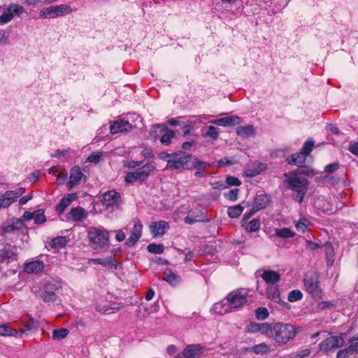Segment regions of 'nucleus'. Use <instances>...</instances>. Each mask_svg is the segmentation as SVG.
Segmentation results:
<instances>
[{"label": "nucleus", "mask_w": 358, "mask_h": 358, "mask_svg": "<svg viewBox=\"0 0 358 358\" xmlns=\"http://www.w3.org/2000/svg\"><path fill=\"white\" fill-rule=\"evenodd\" d=\"M142 234V224L139 221L134 223L133 229L131 231V235L126 241V244L129 247L134 246L141 238Z\"/></svg>", "instance_id": "obj_15"}, {"label": "nucleus", "mask_w": 358, "mask_h": 358, "mask_svg": "<svg viewBox=\"0 0 358 358\" xmlns=\"http://www.w3.org/2000/svg\"><path fill=\"white\" fill-rule=\"evenodd\" d=\"M307 155L303 152L294 154L290 157L287 159V162L290 164H294L298 166H301L304 164Z\"/></svg>", "instance_id": "obj_26"}, {"label": "nucleus", "mask_w": 358, "mask_h": 358, "mask_svg": "<svg viewBox=\"0 0 358 358\" xmlns=\"http://www.w3.org/2000/svg\"><path fill=\"white\" fill-rule=\"evenodd\" d=\"M124 181L126 183L138 182V176L136 171L127 173L124 176Z\"/></svg>", "instance_id": "obj_46"}, {"label": "nucleus", "mask_w": 358, "mask_h": 358, "mask_svg": "<svg viewBox=\"0 0 358 358\" xmlns=\"http://www.w3.org/2000/svg\"><path fill=\"white\" fill-rule=\"evenodd\" d=\"M273 324H268V323H261L259 333L262 334L266 335L268 338H271L273 336Z\"/></svg>", "instance_id": "obj_32"}, {"label": "nucleus", "mask_w": 358, "mask_h": 358, "mask_svg": "<svg viewBox=\"0 0 358 358\" xmlns=\"http://www.w3.org/2000/svg\"><path fill=\"white\" fill-rule=\"evenodd\" d=\"M243 208L238 204L232 207H229L227 210L228 215L231 218L238 217L243 212Z\"/></svg>", "instance_id": "obj_34"}, {"label": "nucleus", "mask_w": 358, "mask_h": 358, "mask_svg": "<svg viewBox=\"0 0 358 358\" xmlns=\"http://www.w3.org/2000/svg\"><path fill=\"white\" fill-rule=\"evenodd\" d=\"M231 310V308L226 298L222 301L215 303L212 308V311L218 315H224Z\"/></svg>", "instance_id": "obj_25"}, {"label": "nucleus", "mask_w": 358, "mask_h": 358, "mask_svg": "<svg viewBox=\"0 0 358 358\" xmlns=\"http://www.w3.org/2000/svg\"><path fill=\"white\" fill-rule=\"evenodd\" d=\"M226 299L229 303L231 310L238 308L247 302V299L245 295L241 294L238 291H233L230 292L227 294Z\"/></svg>", "instance_id": "obj_9"}, {"label": "nucleus", "mask_w": 358, "mask_h": 358, "mask_svg": "<svg viewBox=\"0 0 358 358\" xmlns=\"http://www.w3.org/2000/svg\"><path fill=\"white\" fill-rule=\"evenodd\" d=\"M66 179V174L65 173H59V174L57 176V183L58 185H62V184H64L65 180Z\"/></svg>", "instance_id": "obj_64"}, {"label": "nucleus", "mask_w": 358, "mask_h": 358, "mask_svg": "<svg viewBox=\"0 0 358 358\" xmlns=\"http://www.w3.org/2000/svg\"><path fill=\"white\" fill-rule=\"evenodd\" d=\"M192 157L182 151L172 153L171 159L168 160L166 169H189V162Z\"/></svg>", "instance_id": "obj_4"}, {"label": "nucleus", "mask_w": 358, "mask_h": 358, "mask_svg": "<svg viewBox=\"0 0 358 358\" xmlns=\"http://www.w3.org/2000/svg\"><path fill=\"white\" fill-rule=\"evenodd\" d=\"M275 234L277 237L282 238H289L295 236V233L287 227L276 229L275 230Z\"/></svg>", "instance_id": "obj_31"}, {"label": "nucleus", "mask_w": 358, "mask_h": 358, "mask_svg": "<svg viewBox=\"0 0 358 358\" xmlns=\"http://www.w3.org/2000/svg\"><path fill=\"white\" fill-rule=\"evenodd\" d=\"M24 228V224L22 220L18 219L12 224L3 226L1 227V231L3 234L15 233L20 231H22Z\"/></svg>", "instance_id": "obj_23"}, {"label": "nucleus", "mask_w": 358, "mask_h": 358, "mask_svg": "<svg viewBox=\"0 0 358 358\" xmlns=\"http://www.w3.org/2000/svg\"><path fill=\"white\" fill-rule=\"evenodd\" d=\"M60 287L59 281L52 280L46 283V301H54L57 299L56 292Z\"/></svg>", "instance_id": "obj_16"}, {"label": "nucleus", "mask_w": 358, "mask_h": 358, "mask_svg": "<svg viewBox=\"0 0 358 358\" xmlns=\"http://www.w3.org/2000/svg\"><path fill=\"white\" fill-rule=\"evenodd\" d=\"M261 323L251 322L247 327L248 331L251 333H259Z\"/></svg>", "instance_id": "obj_55"}, {"label": "nucleus", "mask_w": 358, "mask_h": 358, "mask_svg": "<svg viewBox=\"0 0 358 358\" xmlns=\"http://www.w3.org/2000/svg\"><path fill=\"white\" fill-rule=\"evenodd\" d=\"M72 8L67 4H59L46 8V17L56 18L70 14Z\"/></svg>", "instance_id": "obj_7"}, {"label": "nucleus", "mask_w": 358, "mask_h": 358, "mask_svg": "<svg viewBox=\"0 0 358 358\" xmlns=\"http://www.w3.org/2000/svg\"><path fill=\"white\" fill-rule=\"evenodd\" d=\"M148 250L153 254H162L164 251V246L162 244L151 243L148 245Z\"/></svg>", "instance_id": "obj_41"}, {"label": "nucleus", "mask_w": 358, "mask_h": 358, "mask_svg": "<svg viewBox=\"0 0 358 358\" xmlns=\"http://www.w3.org/2000/svg\"><path fill=\"white\" fill-rule=\"evenodd\" d=\"M303 294L298 289L292 290L288 295V300L290 302H294L302 299Z\"/></svg>", "instance_id": "obj_43"}, {"label": "nucleus", "mask_w": 358, "mask_h": 358, "mask_svg": "<svg viewBox=\"0 0 358 358\" xmlns=\"http://www.w3.org/2000/svg\"><path fill=\"white\" fill-rule=\"evenodd\" d=\"M285 176L287 178V182L293 192L294 199L300 203L302 202L308 189V183L307 180L299 177L294 173H285Z\"/></svg>", "instance_id": "obj_1"}, {"label": "nucleus", "mask_w": 358, "mask_h": 358, "mask_svg": "<svg viewBox=\"0 0 358 358\" xmlns=\"http://www.w3.org/2000/svg\"><path fill=\"white\" fill-rule=\"evenodd\" d=\"M340 165L338 162L329 164L325 166L324 170L328 173H332L338 169Z\"/></svg>", "instance_id": "obj_59"}, {"label": "nucleus", "mask_w": 358, "mask_h": 358, "mask_svg": "<svg viewBox=\"0 0 358 358\" xmlns=\"http://www.w3.org/2000/svg\"><path fill=\"white\" fill-rule=\"evenodd\" d=\"M69 241L66 236H57L53 238L50 243L51 248L55 250H59L64 248Z\"/></svg>", "instance_id": "obj_28"}, {"label": "nucleus", "mask_w": 358, "mask_h": 358, "mask_svg": "<svg viewBox=\"0 0 358 358\" xmlns=\"http://www.w3.org/2000/svg\"><path fill=\"white\" fill-rule=\"evenodd\" d=\"M210 122L220 126H235L241 123V118L238 116H229L212 120Z\"/></svg>", "instance_id": "obj_20"}, {"label": "nucleus", "mask_w": 358, "mask_h": 358, "mask_svg": "<svg viewBox=\"0 0 358 358\" xmlns=\"http://www.w3.org/2000/svg\"><path fill=\"white\" fill-rule=\"evenodd\" d=\"M44 268L43 262L41 260H36L24 264L23 270L27 273H37Z\"/></svg>", "instance_id": "obj_21"}, {"label": "nucleus", "mask_w": 358, "mask_h": 358, "mask_svg": "<svg viewBox=\"0 0 358 358\" xmlns=\"http://www.w3.org/2000/svg\"><path fill=\"white\" fill-rule=\"evenodd\" d=\"M174 136V131L172 130H169L161 137L160 141L162 143L166 145H169L171 143V138H173Z\"/></svg>", "instance_id": "obj_40"}, {"label": "nucleus", "mask_w": 358, "mask_h": 358, "mask_svg": "<svg viewBox=\"0 0 358 358\" xmlns=\"http://www.w3.org/2000/svg\"><path fill=\"white\" fill-rule=\"evenodd\" d=\"M193 164L196 169H197L199 171L204 170L205 168L208 166V164L205 162L199 161L197 159H195L193 162Z\"/></svg>", "instance_id": "obj_61"}, {"label": "nucleus", "mask_w": 358, "mask_h": 358, "mask_svg": "<svg viewBox=\"0 0 358 358\" xmlns=\"http://www.w3.org/2000/svg\"><path fill=\"white\" fill-rule=\"evenodd\" d=\"M236 134L241 137L252 136L255 134V129L252 125L238 127L236 129Z\"/></svg>", "instance_id": "obj_29"}, {"label": "nucleus", "mask_w": 358, "mask_h": 358, "mask_svg": "<svg viewBox=\"0 0 358 358\" xmlns=\"http://www.w3.org/2000/svg\"><path fill=\"white\" fill-rule=\"evenodd\" d=\"M132 129V125L128 122L124 120H118L113 122L110 125V130L112 134H115L120 132L129 131Z\"/></svg>", "instance_id": "obj_17"}, {"label": "nucleus", "mask_w": 358, "mask_h": 358, "mask_svg": "<svg viewBox=\"0 0 358 358\" xmlns=\"http://www.w3.org/2000/svg\"><path fill=\"white\" fill-rule=\"evenodd\" d=\"M17 331L6 324H0V335L4 336H14Z\"/></svg>", "instance_id": "obj_36"}, {"label": "nucleus", "mask_w": 358, "mask_h": 358, "mask_svg": "<svg viewBox=\"0 0 358 358\" xmlns=\"http://www.w3.org/2000/svg\"><path fill=\"white\" fill-rule=\"evenodd\" d=\"M295 336L296 330L292 324L280 322L273 324L272 338L278 344H286Z\"/></svg>", "instance_id": "obj_2"}, {"label": "nucleus", "mask_w": 358, "mask_h": 358, "mask_svg": "<svg viewBox=\"0 0 358 358\" xmlns=\"http://www.w3.org/2000/svg\"><path fill=\"white\" fill-rule=\"evenodd\" d=\"M87 216V210L82 207L77 206L71 208V211L66 215V219L73 222H83Z\"/></svg>", "instance_id": "obj_13"}, {"label": "nucleus", "mask_w": 358, "mask_h": 358, "mask_svg": "<svg viewBox=\"0 0 358 358\" xmlns=\"http://www.w3.org/2000/svg\"><path fill=\"white\" fill-rule=\"evenodd\" d=\"M352 355L350 348L348 347L345 349L340 350L337 352V358H348L350 355Z\"/></svg>", "instance_id": "obj_56"}, {"label": "nucleus", "mask_w": 358, "mask_h": 358, "mask_svg": "<svg viewBox=\"0 0 358 358\" xmlns=\"http://www.w3.org/2000/svg\"><path fill=\"white\" fill-rule=\"evenodd\" d=\"M306 249L308 250H315L316 248H317L319 247V245L317 244V243H315L310 241H306Z\"/></svg>", "instance_id": "obj_63"}, {"label": "nucleus", "mask_w": 358, "mask_h": 358, "mask_svg": "<svg viewBox=\"0 0 358 358\" xmlns=\"http://www.w3.org/2000/svg\"><path fill=\"white\" fill-rule=\"evenodd\" d=\"M34 219V222L36 224H43L45 222V215L44 210L42 209H39L34 211V216L33 217Z\"/></svg>", "instance_id": "obj_42"}, {"label": "nucleus", "mask_w": 358, "mask_h": 358, "mask_svg": "<svg viewBox=\"0 0 358 358\" xmlns=\"http://www.w3.org/2000/svg\"><path fill=\"white\" fill-rule=\"evenodd\" d=\"M150 228L153 236H158L164 234L166 230L169 229V224L165 221L154 222L150 224Z\"/></svg>", "instance_id": "obj_22"}, {"label": "nucleus", "mask_w": 358, "mask_h": 358, "mask_svg": "<svg viewBox=\"0 0 358 358\" xmlns=\"http://www.w3.org/2000/svg\"><path fill=\"white\" fill-rule=\"evenodd\" d=\"M235 162H236V161L234 157H231V158L224 157L223 159H221L218 162V165L220 166H226L228 165L234 164Z\"/></svg>", "instance_id": "obj_51"}, {"label": "nucleus", "mask_w": 358, "mask_h": 358, "mask_svg": "<svg viewBox=\"0 0 358 358\" xmlns=\"http://www.w3.org/2000/svg\"><path fill=\"white\" fill-rule=\"evenodd\" d=\"M141 161H129L124 163V166L128 169H135L136 167L141 166Z\"/></svg>", "instance_id": "obj_62"}, {"label": "nucleus", "mask_w": 358, "mask_h": 358, "mask_svg": "<svg viewBox=\"0 0 358 358\" xmlns=\"http://www.w3.org/2000/svg\"><path fill=\"white\" fill-rule=\"evenodd\" d=\"M202 136L204 138H210L216 140L218 138V131L214 126L206 127L201 130Z\"/></svg>", "instance_id": "obj_30"}, {"label": "nucleus", "mask_w": 358, "mask_h": 358, "mask_svg": "<svg viewBox=\"0 0 358 358\" xmlns=\"http://www.w3.org/2000/svg\"><path fill=\"white\" fill-rule=\"evenodd\" d=\"M295 227L301 233H305L308 230V226L310 222L305 217L301 218L297 222H294Z\"/></svg>", "instance_id": "obj_33"}, {"label": "nucleus", "mask_w": 358, "mask_h": 358, "mask_svg": "<svg viewBox=\"0 0 358 358\" xmlns=\"http://www.w3.org/2000/svg\"><path fill=\"white\" fill-rule=\"evenodd\" d=\"M256 317L258 320H264L268 317V312L266 308L260 307L255 310Z\"/></svg>", "instance_id": "obj_44"}, {"label": "nucleus", "mask_w": 358, "mask_h": 358, "mask_svg": "<svg viewBox=\"0 0 358 358\" xmlns=\"http://www.w3.org/2000/svg\"><path fill=\"white\" fill-rule=\"evenodd\" d=\"M24 12V8L18 4H10L3 9L0 15V24L9 22L15 15L20 16Z\"/></svg>", "instance_id": "obj_5"}, {"label": "nucleus", "mask_w": 358, "mask_h": 358, "mask_svg": "<svg viewBox=\"0 0 358 358\" xmlns=\"http://www.w3.org/2000/svg\"><path fill=\"white\" fill-rule=\"evenodd\" d=\"M314 145V143L313 141H306L302 148V151L305 155L307 156L309 155V153L311 152L313 148Z\"/></svg>", "instance_id": "obj_54"}, {"label": "nucleus", "mask_w": 358, "mask_h": 358, "mask_svg": "<svg viewBox=\"0 0 358 358\" xmlns=\"http://www.w3.org/2000/svg\"><path fill=\"white\" fill-rule=\"evenodd\" d=\"M260 227V222L258 219H253L252 220L248 227H247V229L248 231H250V232H255V231H257L259 230Z\"/></svg>", "instance_id": "obj_45"}, {"label": "nucleus", "mask_w": 358, "mask_h": 358, "mask_svg": "<svg viewBox=\"0 0 358 358\" xmlns=\"http://www.w3.org/2000/svg\"><path fill=\"white\" fill-rule=\"evenodd\" d=\"M202 350L203 347L199 344L190 345L184 349L182 355L185 358H199Z\"/></svg>", "instance_id": "obj_18"}, {"label": "nucleus", "mask_w": 358, "mask_h": 358, "mask_svg": "<svg viewBox=\"0 0 358 358\" xmlns=\"http://www.w3.org/2000/svg\"><path fill=\"white\" fill-rule=\"evenodd\" d=\"M165 276L163 280L169 282L170 284L175 285L179 282L180 278L172 271H169L165 273Z\"/></svg>", "instance_id": "obj_37"}, {"label": "nucleus", "mask_w": 358, "mask_h": 358, "mask_svg": "<svg viewBox=\"0 0 358 358\" xmlns=\"http://www.w3.org/2000/svg\"><path fill=\"white\" fill-rule=\"evenodd\" d=\"M226 182L227 183L228 186H238L241 185L240 180L234 176H228L226 178Z\"/></svg>", "instance_id": "obj_58"}, {"label": "nucleus", "mask_w": 358, "mask_h": 358, "mask_svg": "<svg viewBox=\"0 0 358 358\" xmlns=\"http://www.w3.org/2000/svg\"><path fill=\"white\" fill-rule=\"evenodd\" d=\"M157 168V164L154 162H150L145 164L141 168L136 170L138 176V182H145L151 173H152Z\"/></svg>", "instance_id": "obj_11"}, {"label": "nucleus", "mask_w": 358, "mask_h": 358, "mask_svg": "<svg viewBox=\"0 0 358 358\" xmlns=\"http://www.w3.org/2000/svg\"><path fill=\"white\" fill-rule=\"evenodd\" d=\"M17 248L9 243L0 244V257L4 259H17Z\"/></svg>", "instance_id": "obj_10"}, {"label": "nucleus", "mask_w": 358, "mask_h": 358, "mask_svg": "<svg viewBox=\"0 0 358 358\" xmlns=\"http://www.w3.org/2000/svg\"><path fill=\"white\" fill-rule=\"evenodd\" d=\"M266 166L262 163H254L251 166H248L244 170V174L247 177H255L259 175L262 171L266 170Z\"/></svg>", "instance_id": "obj_19"}, {"label": "nucleus", "mask_w": 358, "mask_h": 358, "mask_svg": "<svg viewBox=\"0 0 358 358\" xmlns=\"http://www.w3.org/2000/svg\"><path fill=\"white\" fill-rule=\"evenodd\" d=\"M102 156V152H92L91 155H89L87 157V160L90 162L92 163H98Z\"/></svg>", "instance_id": "obj_48"}, {"label": "nucleus", "mask_w": 358, "mask_h": 358, "mask_svg": "<svg viewBox=\"0 0 358 358\" xmlns=\"http://www.w3.org/2000/svg\"><path fill=\"white\" fill-rule=\"evenodd\" d=\"M201 220L198 216L193 217L190 214H188L185 218V222L188 224H192L196 222H199Z\"/></svg>", "instance_id": "obj_60"}, {"label": "nucleus", "mask_w": 358, "mask_h": 358, "mask_svg": "<svg viewBox=\"0 0 358 358\" xmlns=\"http://www.w3.org/2000/svg\"><path fill=\"white\" fill-rule=\"evenodd\" d=\"M255 354H266L270 351V347L264 343L255 345L252 348Z\"/></svg>", "instance_id": "obj_35"}, {"label": "nucleus", "mask_w": 358, "mask_h": 358, "mask_svg": "<svg viewBox=\"0 0 358 358\" xmlns=\"http://www.w3.org/2000/svg\"><path fill=\"white\" fill-rule=\"evenodd\" d=\"M101 203L106 206L119 205L120 194L115 190H110L102 194Z\"/></svg>", "instance_id": "obj_12"}, {"label": "nucleus", "mask_w": 358, "mask_h": 358, "mask_svg": "<svg viewBox=\"0 0 358 358\" xmlns=\"http://www.w3.org/2000/svg\"><path fill=\"white\" fill-rule=\"evenodd\" d=\"M345 341L341 336H330L320 343V349L328 352L332 349L343 346Z\"/></svg>", "instance_id": "obj_8"}, {"label": "nucleus", "mask_w": 358, "mask_h": 358, "mask_svg": "<svg viewBox=\"0 0 358 358\" xmlns=\"http://www.w3.org/2000/svg\"><path fill=\"white\" fill-rule=\"evenodd\" d=\"M349 346L352 354L358 352V334L348 340Z\"/></svg>", "instance_id": "obj_39"}, {"label": "nucleus", "mask_w": 358, "mask_h": 358, "mask_svg": "<svg viewBox=\"0 0 358 358\" xmlns=\"http://www.w3.org/2000/svg\"><path fill=\"white\" fill-rule=\"evenodd\" d=\"M90 244L94 250L101 249L109 245V233L95 227H90L87 231Z\"/></svg>", "instance_id": "obj_3"}, {"label": "nucleus", "mask_w": 358, "mask_h": 358, "mask_svg": "<svg viewBox=\"0 0 358 358\" xmlns=\"http://www.w3.org/2000/svg\"><path fill=\"white\" fill-rule=\"evenodd\" d=\"M69 205V201H66V199H64V198H63L59 201V203L56 206V210L59 213H62Z\"/></svg>", "instance_id": "obj_47"}, {"label": "nucleus", "mask_w": 358, "mask_h": 358, "mask_svg": "<svg viewBox=\"0 0 358 358\" xmlns=\"http://www.w3.org/2000/svg\"><path fill=\"white\" fill-rule=\"evenodd\" d=\"M239 189L237 188L231 189L229 192L225 194V197L230 201H236L238 197Z\"/></svg>", "instance_id": "obj_50"}, {"label": "nucleus", "mask_w": 358, "mask_h": 358, "mask_svg": "<svg viewBox=\"0 0 358 358\" xmlns=\"http://www.w3.org/2000/svg\"><path fill=\"white\" fill-rule=\"evenodd\" d=\"M262 278L267 283L274 284L280 280V275L277 271H264L262 275Z\"/></svg>", "instance_id": "obj_27"}, {"label": "nucleus", "mask_w": 358, "mask_h": 358, "mask_svg": "<svg viewBox=\"0 0 358 358\" xmlns=\"http://www.w3.org/2000/svg\"><path fill=\"white\" fill-rule=\"evenodd\" d=\"M94 263L99 264L103 266L110 265L113 263L112 257H106L104 259H93L91 260Z\"/></svg>", "instance_id": "obj_49"}, {"label": "nucleus", "mask_w": 358, "mask_h": 358, "mask_svg": "<svg viewBox=\"0 0 358 358\" xmlns=\"http://www.w3.org/2000/svg\"><path fill=\"white\" fill-rule=\"evenodd\" d=\"M268 296L270 299L277 301L279 300V292L277 289L273 287L268 290Z\"/></svg>", "instance_id": "obj_57"}, {"label": "nucleus", "mask_w": 358, "mask_h": 358, "mask_svg": "<svg viewBox=\"0 0 358 358\" xmlns=\"http://www.w3.org/2000/svg\"><path fill=\"white\" fill-rule=\"evenodd\" d=\"M12 193V195L10 196L11 199H13V203L16 201L17 198H18L20 196L22 195L25 192V188L20 187L17 189L16 190H10Z\"/></svg>", "instance_id": "obj_53"}, {"label": "nucleus", "mask_w": 358, "mask_h": 358, "mask_svg": "<svg viewBox=\"0 0 358 358\" xmlns=\"http://www.w3.org/2000/svg\"><path fill=\"white\" fill-rule=\"evenodd\" d=\"M304 285L306 291L313 297H320L322 290L320 287V281L315 274L306 275L304 278Z\"/></svg>", "instance_id": "obj_6"}, {"label": "nucleus", "mask_w": 358, "mask_h": 358, "mask_svg": "<svg viewBox=\"0 0 358 358\" xmlns=\"http://www.w3.org/2000/svg\"><path fill=\"white\" fill-rule=\"evenodd\" d=\"M84 176L80 167L74 166L71 169L69 180L66 184L68 190H71L73 187L79 184L82 178Z\"/></svg>", "instance_id": "obj_14"}, {"label": "nucleus", "mask_w": 358, "mask_h": 358, "mask_svg": "<svg viewBox=\"0 0 358 358\" xmlns=\"http://www.w3.org/2000/svg\"><path fill=\"white\" fill-rule=\"evenodd\" d=\"M269 201V197L268 195L264 194H261L259 195H257V196L255 199L254 204L252 206V209L254 212H256L257 210H259L261 209H263L266 208L268 203Z\"/></svg>", "instance_id": "obj_24"}, {"label": "nucleus", "mask_w": 358, "mask_h": 358, "mask_svg": "<svg viewBox=\"0 0 358 358\" xmlns=\"http://www.w3.org/2000/svg\"><path fill=\"white\" fill-rule=\"evenodd\" d=\"M69 330L67 329L62 328L54 330L52 333V338L54 340H61L67 336Z\"/></svg>", "instance_id": "obj_38"}, {"label": "nucleus", "mask_w": 358, "mask_h": 358, "mask_svg": "<svg viewBox=\"0 0 358 358\" xmlns=\"http://www.w3.org/2000/svg\"><path fill=\"white\" fill-rule=\"evenodd\" d=\"M12 193V195L10 196L11 199H13V203L16 201L17 198H18L20 196L22 195L25 192V188L20 187L17 189L16 190H10Z\"/></svg>", "instance_id": "obj_52"}]
</instances>
